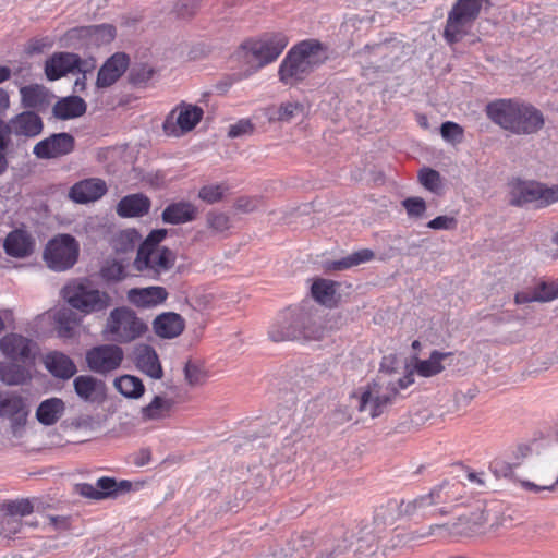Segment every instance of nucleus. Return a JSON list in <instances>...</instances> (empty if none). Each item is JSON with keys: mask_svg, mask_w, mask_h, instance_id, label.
I'll return each instance as SVG.
<instances>
[{"mask_svg": "<svg viewBox=\"0 0 558 558\" xmlns=\"http://www.w3.org/2000/svg\"><path fill=\"white\" fill-rule=\"evenodd\" d=\"M418 182L425 190L437 195L440 194L444 187L442 178L440 173L437 170L429 167H423L420 170Z\"/></svg>", "mask_w": 558, "mask_h": 558, "instance_id": "nucleus-43", "label": "nucleus"}, {"mask_svg": "<svg viewBox=\"0 0 558 558\" xmlns=\"http://www.w3.org/2000/svg\"><path fill=\"white\" fill-rule=\"evenodd\" d=\"M486 0H457L452 9L474 24Z\"/></svg>", "mask_w": 558, "mask_h": 558, "instance_id": "nucleus-45", "label": "nucleus"}, {"mask_svg": "<svg viewBox=\"0 0 558 558\" xmlns=\"http://www.w3.org/2000/svg\"><path fill=\"white\" fill-rule=\"evenodd\" d=\"M28 415L29 408L26 398L16 391L0 390V417L10 420V428L14 437L22 436Z\"/></svg>", "mask_w": 558, "mask_h": 558, "instance_id": "nucleus-11", "label": "nucleus"}, {"mask_svg": "<svg viewBox=\"0 0 558 558\" xmlns=\"http://www.w3.org/2000/svg\"><path fill=\"white\" fill-rule=\"evenodd\" d=\"M141 239V233L134 228L121 230L112 238L111 247L116 253L126 254L134 251Z\"/></svg>", "mask_w": 558, "mask_h": 558, "instance_id": "nucleus-40", "label": "nucleus"}, {"mask_svg": "<svg viewBox=\"0 0 558 558\" xmlns=\"http://www.w3.org/2000/svg\"><path fill=\"white\" fill-rule=\"evenodd\" d=\"M337 282L327 279H316L311 287L312 296L320 304H326L336 294Z\"/></svg>", "mask_w": 558, "mask_h": 558, "instance_id": "nucleus-42", "label": "nucleus"}, {"mask_svg": "<svg viewBox=\"0 0 558 558\" xmlns=\"http://www.w3.org/2000/svg\"><path fill=\"white\" fill-rule=\"evenodd\" d=\"M36 343L20 333L11 332L0 340L1 353L12 362L32 366L36 360Z\"/></svg>", "mask_w": 558, "mask_h": 558, "instance_id": "nucleus-12", "label": "nucleus"}, {"mask_svg": "<svg viewBox=\"0 0 558 558\" xmlns=\"http://www.w3.org/2000/svg\"><path fill=\"white\" fill-rule=\"evenodd\" d=\"M185 328L184 318L174 312H163L153 322L155 333L162 339H173L180 336Z\"/></svg>", "mask_w": 558, "mask_h": 558, "instance_id": "nucleus-26", "label": "nucleus"}, {"mask_svg": "<svg viewBox=\"0 0 558 558\" xmlns=\"http://www.w3.org/2000/svg\"><path fill=\"white\" fill-rule=\"evenodd\" d=\"M21 106L29 111L45 112L56 96L44 85L29 84L20 87Z\"/></svg>", "mask_w": 558, "mask_h": 558, "instance_id": "nucleus-15", "label": "nucleus"}, {"mask_svg": "<svg viewBox=\"0 0 558 558\" xmlns=\"http://www.w3.org/2000/svg\"><path fill=\"white\" fill-rule=\"evenodd\" d=\"M75 142H37L33 153L40 159H52L73 151Z\"/></svg>", "mask_w": 558, "mask_h": 558, "instance_id": "nucleus-38", "label": "nucleus"}, {"mask_svg": "<svg viewBox=\"0 0 558 558\" xmlns=\"http://www.w3.org/2000/svg\"><path fill=\"white\" fill-rule=\"evenodd\" d=\"M0 525V534L7 537H13L21 532L23 522L21 519L15 517L2 515Z\"/></svg>", "mask_w": 558, "mask_h": 558, "instance_id": "nucleus-54", "label": "nucleus"}, {"mask_svg": "<svg viewBox=\"0 0 558 558\" xmlns=\"http://www.w3.org/2000/svg\"><path fill=\"white\" fill-rule=\"evenodd\" d=\"M96 487L99 492L100 499L116 498L114 487L116 478L111 476H102L96 481Z\"/></svg>", "mask_w": 558, "mask_h": 558, "instance_id": "nucleus-56", "label": "nucleus"}, {"mask_svg": "<svg viewBox=\"0 0 558 558\" xmlns=\"http://www.w3.org/2000/svg\"><path fill=\"white\" fill-rule=\"evenodd\" d=\"M509 204L514 207L546 208L558 203V184L515 178L509 183Z\"/></svg>", "mask_w": 558, "mask_h": 558, "instance_id": "nucleus-4", "label": "nucleus"}, {"mask_svg": "<svg viewBox=\"0 0 558 558\" xmlns=\"http://www.w3.org/2000/svg\"><path fill=\"white\" fill-rule=\"evenodd\" d=\"M94 66L78 54L71 52H57L45 63V73L49 81H56L73 72H88Z\"/></svg>", "mask_w": 558, "mask_h": 558, "instance_id": "nucleus-13", "label": "nucleus"}, {"mask_svg": "<svg viewBox=\"0 0 558 558\" xmlns=\"http://www.w3.org/2000/svg\"><path fill=\"white\" fill-rule=\"evenodd\" d=\"M404 500L389 499L386 505L378 507L374 513V522L379 525H391L399 518L407 515Z\"/></svg>", "mask_w": 558, "mask_h": 558, "instance_id": "nucleus-36", "label": "nucleus"}, {"mask_svg": "<svg viewBox=\"0 0 558 558\" xmlns=\"http://www.w3.org/2000/svg\"><path fill=\"white\" fill-rule=\"evenodd\" d=\"M10 133L16 136L35 137L43 130V120L38 113L25 110L9 121Z\"/></svg>", "mask_w": 558, "mask_h": 558, "instance_id": "nucleus-22", "label": "nucleus"}, {"mask_svg": "<svg viewBox=\"0 0 558 558\" xmlns=\"http://www.w3.org/2000/svg\"><path fill=\"white\" fill-rule=\"evenodd\" d=\"M65 403L62 399L51 397L43 400L36 409V418L44 426L54 425L64 414Z\"/></svg>", "mask_w": 558, "mask_h": 558, "instance_id": "nucleus-32", "label": "nucleus"}, {"mask_svg": "<svg viewBox=\"0 0 558 558\" xmlns=\"http://www.w3.org/2000/svg\"><path fill=\"white\" fill-rule=\"evenodd\" d=\"M80 243L69 233L57 234L51 238L43 253L47 267L56 272L71 269L78 260Z\"/></svg>", "mask_w": 558, "mask_h": 558, "instance_id": "nucleus-7", "label": "nucleus"}, {"mask_svg": "<svg viewBox=\"0 0 558 558\" xmlns=\"http://www.w3.org/2000/svg\"><path fill=\"white\" fill-rule=\"evenodd\" d=\"M129 58L124 53H114L99 69L97 75V85L107 87L112 85L126 70Z\"/></svg>", "mask_w": 558, "mask_h": 558, "instance_id": "nucleus-29", "label": "nucleus"}, {"mask_svg": "<svg viewBox=\"0 0 558 558\" xmlns=\"http://www.w3.org/2000/svg\"><path fill=\"white\" fill-rule=\"evenodd\" d=\"M351 544L347 538H343L341 542L337 544L330 551L326 553L325 555L322 554L317 558H337L343 554L347 553V550L350 548Z\"/></svg>", "mask_w": 558, "mask_h": 558, "instance_id": "nucleus-63", "label": "nucleus"}, {"mask_svg": "<svg viewBox=\"0 0 558 558\" xmlns=\"http://www.w3.org/2000/svg\"><path fill=\"white\" fill-rule=\"evenodd\" d=\"M253 132V124L250 119H241L231 124L228 130L229 137L248 136Z\"/></svg>", "mask_w": 558, "mask_h": 558, "instance_id": "nucleus-58", "label": "nucleus"}, {"mask_svg": "<svg viewBox=\"0 0 558 558\" xmlns=\"http://www.w3.org/2000/svg\"><path fill=\"white\" fill-rule=\"evenodd\" d=\"M288 43V37L282 33L266 35L258 40L245 41L241 47L240 56L251 68L257 70L274 62Z\"/></svg>", "mask_w": 558, "mask_h": 558, "instance_id": "nucleus-6", "label": "nucleus"}, {"mask_svg": "<svg viewBox=\"0 0 558 558\" xmlns=\"http://www.w3.org/2000/svg\"><path fill=\"white\" fill-rule=\"evenodd\" d=\"M62 298L76 311L84 315L104 313L111 305V296L87 282L73 281L62 289Z\"/></svg>", "mask_w": 558, "mask_h": 558, "instance_id": "nucleus-5", "label": "nucleus"}, {"mask_svg": "<svg viewBox=\"0 0 558 558\" xmlns=\"http://www.w3.org/2000/svg\"><path fill=\"white\" fill-rule=\"evenodd\" d=\"M401 204L409 218L420 219L425 215L427 209L425 199L420 196L407 197Z\"/></svg>", "mask_w": 558, "mask_h": 558, "instance_id": "nucleus-47", "label": "nucleus"}, {"mask_svg": "<svg viewBox=\"0 0 558 558\" xmlns=\"http://www.w3.org/2000/svg\"><path fill=\"white\" fill-rule=\"evenodd\" d=\"M31 379L27 365L19 362H0V381L7 386H20Z\"/></svg>", "mask_w": 558, "mask_h": 558, "instance_id": "nucleus-34", "label": "nucleus"}, {"mask_svg": "<svg viewBox=\"0 0 558 558\" xmlns=\"http://www.w3.org/2000/svg\"><path fill=\"white\" fill-rule=\"evenodd\" d=\"M328 59L327 47L316 39H306L292 47L279 68L286 85H295Z\"/></svg>", "mask_w": 558, "mask_h": 558, "instance_id": "nucleus-2", "label": "nucleus"}, {"mask_svg": "<svg viewBox=\"0 0 558 558\" xmlns=\"http://www.w3.org/2000/svg\"><path fill=\"white\" fill-rule=\"evenodd\" d=\"M451 355L452 352H440L438 350H434L430 352L428 359H416L414 369L417 373V375L426 378L438 375L445 369L442 361Z\"/></svg>", "mask_w": 558, "mask_h": 558, "instance_id": "nucleus-37", "label": "nucleus"}, {"mask_svg": "<svg viewBox=\"0 0 558 558\" xmlns=\"http://www.w3.org/2000/svg\"><path fill=\"white\" fill-rule=\"evenodd\" d=\"M207 227L216 233H221L230 228V218L225 213L209 211L206 215Z\"/></svg>", "mask_w": 558, "mask_h": 558, "instance_id": "nucleus-50", "label": "nucleus"}, {"mask_svg": "<svg viewBox=\"0 0 558 558\" xmlns=\"http://www.w3.org/2000/svg\"><path fill=\"white\" fill-rule=\"evenodd\" d=\"M226 191L222 184H207L198 190V198L206 204H216L223 198Z\"/></svg>", "mask_w": 558, "mask_h": 558, "instance_id": "nucleus-48", "label": "nucleus"}, {"mask_svg": "<svg viewBox=\"0 0 558 558\" xmlns=\"http://www.w3.org/2000/svg\"><path fill=\"white\" fill-rule=\"evenodd\" d=\"M439 133L444 140H460L463 137V128L452 121H446L441 124Z\"/></svg>", "mask_w": 558, "mask_h": 558, "instance_id": "nucleus-60", "label": "nucleus"}, {"mask_svg": "<svg viewBox=\"0 0 558 558\" xmlns=\"http://www.w3.org/2000/svg\"><path fill=\"white\" fill-rule=\"evenodd\" d=\"M519 463H517L518 465ZM515 464H511L500 459H495L489 464L490 472L495 475L496 478L500 477H511L513 475V469Z\"/></svg>", "mask_w": 558, "mask_h": 558, "instance_id": "nucleus-55", "label": "nucleus"}, {"mask_svg": "<svg viewBox=\"0 0 558 558\" xmlns=\"http://www.w3.org/2000/svg\"><path fill=\"white\" fill-rule=\"evenodd\" d=\"M414 383V378L412 373L404 375L399 378L396 383H389L387 386V390L392 391L396 396L399 393V390L408 388L410 385Z\"/></svg>", "mask_w": 558, "mask_h": 558, "instance_id": "nucleus-62", "label": "nucleus"}, {"mask_svg": "<svg viewBox=\"0 0 558 558\" xmlns=\"http://www.w3.org/2000/svg\"><path fill=\"white\" fill-rule=\"evenodd\" d=\"M124 359L123 349L116 343L92 347L85 353L88 369L95 374L107 375L117 371Z\"/></svg>", "mask_w": 558, "mask_h": 558, "instance_id": "nucleus-10", "label": "nucleus"}, {"mask_svg": "<svg viewBox=\"0 0 558 558\" xmlns=\"http://www.w3.org/2000/svg\"><path fill=\"white\" fill-rule=\"evenodd\" d=\"M464 490L465 485L461 481L451 478L434 486L428 496L435 507L448 506L452 509L453 504L463 497Z\"/></svg>", "mask_w": 558, "mask_h": 558, "instance_id": "nucleus-19", "label": "nucleus"}, {"mask_svg": "<svg viewBox=\"0 0 558 558\" xmlns=\"http://www.w3.org/2000/svg\"><path fill=\"white\" fill-rule=\"evenodd\" d=\"M389 46L380 43L375 45H366L356 52L357 63L362 69V75L372 78L373 74L386 72L392 63L387 59Z\"/></svg>", "mask_w": 558, "mask_h": 558, "instance_id": "nucleus-14", "label": "nucleus"}, {"mask_svg": "<svg viewBox=\"0 0 558 558\" xmlns=\"http://www.w3.org/2000/svg\"><path fill=\"white\" fill-rule=\"evenodd\" d=\"M472 27V22L451 8L444 28V38L450 45L459 43L470 33Z\"/></svg>", "mask_w": 558, "mask_h": 558, "instance_id": "nucleus-30", "label": "nucleus"}, {"mask_svg": "<svg viewBox=\"0 0 558 558\" xmlns=\"http://www.w3.org/2000/svg\"><path fill=\"white\" fill-rule=\"evenodd\" d=\"M76 396L86 403H101L106 399V384L92 375H78L73 379Z\"/></svg>", "mask_w": 558, "mask_h": 558, "instance_id": "nucleus-18", "label": "nucleus"}, {"mask_svg": "<svg viewBox=\"0 0 558 558\" xmlns=\"http://www.w3.org/2000/svg\"><path fill=\"white\" fill-rule=\"evenodd\" d=\"M44 364L46 369L54 377L61 380H68L77 373L75 362L61 351L48 352Z\"/></svg>", "mask_w": 558, "mask_h": 558, "instance_id": "nucleus-24", "label": "nucleus"}, {"mask_svg": "<svg viewBox=\"0 0 558 558\" xmlns=\"http://www.w3.org/2000/svg\"><path fill=\"white\" fill-rule=\"evenodd\" d=\"M319 331L313 315L301 307H288L269 327V338L275 342L315 338Z\"/></svg>", "mask_w": 558, "mask_h": 558, "instance_id": "nucleus-3", "label": "nucleus"}, {"mask_svg": "<svg viewBox=\"0 0 558 558\" xmlns=\"http://www.w3.org/2000/svg\"><path fill=\"white\" fill-rule=\"evenodd\" d=\"M538 302H550L558 298V280L555 281H541L534 288Z\"/></svg>", "mask_w": 558, "mask_h": 558, "instance_id": "nucleus-49", "label": "nucleus"}, {"mask_svg": "<svg viewBox=\"0 0 558 558\" xmlns=\"http://www.w3.org/2000/svg\"><path fill=\"white\" fill-rule=\"evenodd\" d=\"M404 511L407 517L429 519L437 515H447L451 512V508L448 506L435 507L428 494H425L408 501L404 506Z\"/></svg>", "mask_w": 558, "mask_h": 558, "instance_id": "nucleus-23", "label": "nucleus"}, {"mask_svg": "<svg viewBox=\"0 0 558 558\" xmlns=\"http://www.w3.org/2000/svg\"><path fill=\"white\" fill-rule=\"evenodd\" d=\"M198 208L189 201H178L168 204L162 213L161 220L166 225H184L197 218Z\"/></svg>", "mask_w": 558, "mask_h": 558, "instance_id": "nucleus-21", "label": "nucleus"}, {"mask_svg": "<svg viewBox=\"0 0 558 558\" xmlns=\"http://www.w3.org/2000/svg\"><path fill=\"white\" fill-rule=\"evenodd\" d=\"M184 377L189 385H201L205 379V374L201 367L192 362H187L184 366Z\"/></svg>", "mask_w": 558, "mask_h": 558, "instance_id": "nucleus-57", "label": "nucleus"}, {"mask_svg": "<svg viewBox=\"0 0 558 558\" xmlns=\"http://www.w3.org/2000/svg\"><path fill=\"white\" fill-rule=\"evenodd\" d=\"M278 120L289 122L304 114V106L300 102H284L278 108Z\"/></svg>", "mask_w": 558, "mask_h": 558, "instance_id": "nucleus-53", "label": "nucleus"}, {"mask_svg": "<svg viewBox=\"0 0 558 558\" xmlns=\"http://www.w3.org/2000/svg\"><path fill=\"white\" fill-rule=\"evenodd\" d=\"M397 396L392 392V391H389L387 393H384V395H378V396H375L374 398H372V391L369 389L365 390L361 398H360V404H359V410L362 412V411H365L366 409V405L369 401L372 402H376L378 403L379 405H381L383 408L387 407L388 404H390L393 399L396 398Z\"/></svg>", "mask_w": 558, "mask_h": 558, "instance_id": "nucleus-52", "label": "nucleus"}, {"mask_svg": "<svg viewBox=\"0 0 558 558\" xmlns=\"http://www.w3.org/2000/svg\"><path fill=\"white\" fill-rule=\"evenodd\" d=\"M100 277L106 282H119L126 277L125 265L117 259L107 260L100 268Z\"/></svg>", "mask_w": 558, "mask_h": 558, "instance_id": "nucleus-46", "label": "nucleus"}, {"mask_svg": "<svg viewBox=\"0 0 558 558\" xmlns=\"http://www.w3.org/2000/svg\"><path fill=\"white\" fill-rule=\"evenodd\" d=\"M59 335L61 337H71L74 325L76 324L75 314L70 311H61L56 315Z\"/></svg>", "mask_w": 558, "mask_h": 558, "instance_id": "nucleus-51", "label": "nucleus"}, {"mask_svg": "<svg viewBox=\"0 0 558 558\" xmlns=\"http://www.w3.org/2000/svg\"><path fill=\"white\" fill-rule=\"evenodd\" d=\"M458 221L452 216L440 215L427 222V227L433 230H454Z\"/></svg>", "mask_w": 558, "mask_h": 558, "instance_id": "nucleus-59", "label": "nucleus"}, {"mask_svg": "<svg viewBox=\"0 0 558 558\" xmlns=\"http://www.w3.org/2000/svg\"><path fill=\"white\" fill-rule=\"evenodd\" d=\"M147 330V324L128 306L113 308L106 324V331L117 343H130L141 338Z\"/></svg>", "mask_w": 558, "mask_h": 558, "instance_id": "nucleus-8", "label": "nucleus"}, {"mask_svg": "<svg viewBox=\"0 0 558 558\" xmlns=\"http://www.w3.org/2000/svg\"><path fill=\"white\" fill-rule=\"evenodd\" d=\"M84 32L96 45L109 44L116 37V28L110 24L93 25Z\"/></svg>", "mask_w": 558, "mask_h": 558, "instance_id": "nucleus-44", "label": "nucleus"}, {"mask_svg": "<svg viewBox=\"0 0 558 558\" xmlns=\"http://www.w3.org/2000/svg\"><path fill=\"white\" fill-rule=\"evenodd\" d=\"M136 368L153 379H161L163 369L159 356L150 344H138L134 349Z\"/></svg>", "mask_w": 558, "mask_h": 558, "instance_id": "nucleus-20", "label": "nucleus"}, {"mask_svg": "<svg viewBox=\"0 0 558 558\" xmlns=\"http://www.w3.org/2000/svg\"><path fill=\"white\" fill-rule=\"evenodd\" d=\"M75 492L84 498L92 500H101L96 484L78 483L75 485Z\"/></svg>", "mask_w": 558, "mask_h": 558, "instance_id": "nucleus-61", "label": "nucleus"}, {"mask_svg": "<svg viewBox=\"0 0 558 558\" xmlns=\"http://www.w3.org/2000/svg\"><path fill=\"white\" fill-rule=\"evenodd\" d=\"M175 260V253L167 246H161L156 255H150L149 267L140 271L150 279L159 280L161 274L169 271L174 266Z\"/></svg>", "mask_w": 558, "mask_h": 558, "instance_id": "nucleus-31", "label": "nucleus"}, {"mask_svg": "<svg viewBox=\"0 0 558 558\" xmlns=\"http://www.w3.org/2000/svg\"><path fill=\"white\" fill-rule=\"evenodd\" d=\"M174 400L163 396H155L153 400L141 410L143 421H159L170 416Z\"/></svg>", "mask_w": 558, "mask_h": 558, "instance_id": "nucleus-35", "label": "nucleus"}, {"mask_svg": "<svg viewBox=\"0 0 558 558\" xmlns=\"http://www.w3.org/2000/svg\"><path fill=\"white\" fill-rule=\"evenodd\" d=\"M168 298L166 288L155 286L132 288L128 291L129 301L140 308H149L163 303Z\"/></svg>", "mask_w": 558, "mask_h": 558, "instance_id": "nucleus-25", "label": "nucleus"}, {"mask_svg": "<svg viewBox=\"0 0 558 558\" xmlns=\"http://www.w3.org/2000/svg\"><path fill=\"white\" fill-rule=\"evenodd\" d=\"M168 231L166 229H154L140 243L134 266L137 270H144L150 265V255H154L158 245L166 239Z\"/></svg>", "mask_w": 558, "mask_h": 558, "instance_id": "nucleus-28", "label": "nucleus"}, {"mask_svg": "<svg viewBox=\"0 0 558 558\" xmlns=\"http://www.w3.org/2000/svg\"><path fill=\"white\" fill-rule=\"evenodd\" d=\"M151 202L143 193L123 196L117 204V214L122 218H140L149 213Z\"/></svg>", "mask_w": 558, "mask_h": 558, "instance_id": "nucleus-27", "label": "nucleus"}, {"mask_svg": "<svg viewBox=\"0 0 558 558\" xmlns=\"http://www.w3.org/2000/svg\"><path fill=\"white\" fill-rule=\"evenodd\" d=\"M0 512L2 515L15 517L22 520V518L34 512V505L28 498L8 500L0 506Z\"/></svg>", "mask_w": 558, "mask_h": 558, "instance_id": "nucleus-41", "label": "nucleus"}, {"mask_svg": "<svg viewBox=\"0 0 558 558\" xmlns=\"http://www.w3.org/2000/svg\"><path fill=\"white\" fill-rule=\"evenodd\" d=\"M108 191L104 180L92 178L74 183L69 191V198L75 204H88L101 198Z\"/></svg>", "mask_w": 558, "mask_h": 558, "instance_id": "nucleus-16", "label": "nucleus"}, {"mask_svg": "<svg viewBox=\"0 0 558 558\" xmlns=\"http://www.w3.org/2000/svg\"><path fill=\"white\" fill-rule=\"evenodd\" d=\"M86 111V102L80 96H68L58 100L53 107V116L61 120L81 117Z\"/></svg>", "mask_w": 558, "mask_h": 558, "instance_id": "nucleus-33", "label": "nucleus"}, {"mask_svg": "<svg viewBox=\"0 0 558 558\" xmlns=\"http://www.w3.org/2000/svg\"><path fill=\"white\" fill-rule=\"evenodd\" d=\"M487 118L515 135H534L545 125L543 112L534 105L519 98H499L485 106Z\"/></svg>", "mask_w": 558, "mask_h": 558, "instance_id": "nucleus-1", "label": "nucleus"}, {"mask_svg": "<svg viewBox=\"0 0 558 558\" xmlns=\"http://www.w3.org/2000/svg\"><path fill=\"white\" fill-rule=\"evenodd\" d=\"M116 389L128 399H140L145 392L142 379L134 375H122L113 381Z\"/></svg>", "mask_w": 558, "mask_h": 558, "instance_id": "nucleus-39", "label": "nucleus"}, {"mask_svg": "<svg viewBox=\"0 0 558 558\" xmlns=\"http://www.w3.org/2000/svg\"><path fill=\"white\" fill-rule=\"evenodd\" d=\"M35 248V240L25 228H15L10 231L4 241V253L14 258H26Z\"/></svg>", "mask_w": 558, "mask_h": 558, "instance_id": "nucleus-17", "label": "nucleus"}, {"mask_svg": "<svg viewBox=\"0 0 558 558\" xmlns=\"http://www.w3.org/2000/svg\"><path fill=\"white\" fill-rule=\"evenodd\" d=\"M178 16L185 19L194 14L196 10L195 1L191 2H178L174 7Z\"/></svg>", "mask_w": 558, "mask_h": 558, "instance_id": "nucleus-64", "label": "nucleus"}, {"mask_svg": "<svg viewBox=\"0 0 558 558\" xmlns=\"http://www.w3.org/2000/svg\"><path fill=\"white\" fill-rule=\"evenodd\" d=\"M203 117L202 107L182 100L165 118L162 130L167 136L182 137L193 131Z\"/></svg>", "mask_w": 558, "mask_h": 558, "instance_id": "nucleus-9", "label": "nucleus"}]
</instances>
